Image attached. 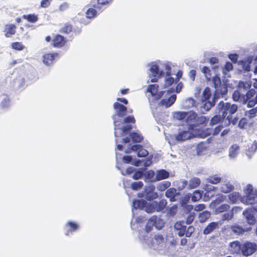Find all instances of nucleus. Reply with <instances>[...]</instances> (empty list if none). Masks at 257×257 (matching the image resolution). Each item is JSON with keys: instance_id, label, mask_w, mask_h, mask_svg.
<instances>
[{"instance_id": "nucleus-1", "label": "nucleus", "mask_w": 257, "mask_h": 257, "mask_svg": "<svg viewBox=\"0 0 257 257\" xmlns=\"http://www.w3.org/2000/svg\"><path fill=\"white\" fill-rule=\"evenodd\" d=\"M113 108L115 111V114L112 117L114 126V134L116 138L115 142L117 144L118 137L122 136L126 131L132 128L129 124L130 122L135 123V119L134 116H128L125 117L123 120H117L116 117H122L125 114L127 108L125 106L118 102H115L113 104Z\"/></svg>"}, {"instance_id": "nucleus-2", "label": "nucleus", "mask_w": 257, "mask_h": 257, "mask_svg": "<svg viewBox=\"0 0 257 257\" xmlns=\"http://www.w3.org/2000/svg\"><path fill=\"white\" fill-rule=\"evenodd\" d=\"M149 231L141 230L139 232V239L144 247H150L155 250H162L165 246V239L162 235L150 236Z\"/></svg>"}, {"instance_id": "nucleus-3", "label": "nucleus", "mask_w": 257, "mask_h": 257, "mask_svg": "<svg viewBox=\"0 0 257 257\" xmlns=\"http://www.w3.org/2000/svg\"><path fill=\"white\" fill-rule=\"evenodd\" d=\"M205 135L200 128H191L189 125H185L179 127L178 133L175 135L178 142H183L193 137L204 138Z\"/></svg>"}, {"instance_id": "nucleus-4", "label": "nucleus", "mask_w": 257, "mask_h": 257, "mask_svg": "<svg viewBox=\"0 0 257 257\" xmlns=\"http://www.w3.org/2000/svg\"><path fill=\"white\" fill-rule=\"evenodd\" d=\"M232 98L235 101H240L244 104L247 103L249 107H253L257 103V93L254 89H250L245 95L241 94V91H235L232 94Z\"/></svg>"}, {"instance_id": "nucleus-5", "label": "nucleus", "mask_w": 257, "mask_h": 257, "mask_svg": "<svg viewBox=\"0 0 257 257\" xmlns=\"http://www.w3.org/2000/svg\"><path fill=\"white\" fill-rule=\"evenodd\" d=\"M218 109L222 113L223 119L227 125L230 124L231 114L234 113L237 110L238 106L236 104H231L229 103H224L221 101L217 105Z\"/></svg>"}, {"instance_id": "nucleus-6", "label": "nucleus", "mask_w": 257, "mask_h": 257, "mask_svg": "<svg viewBox=\"0 0 257 257\" xmlns=\"http://www.w3.org/2000/svg\"><path fill=\"white\" fill-rule=\"evenodd\" d=\"M148 66L150 81L152 82H157L158 79L164 74V72L161 67L160 61L153 62Z\"/></svg>"}, {"instance_id": "nucleus-7", "label": "nucleus", "mask_w": 257, "mask_h": 257, "mask_svg": "<svg viewBox=\"0 0 257 257\" xmlns=\"http://www.w3.org/2000/svg\"><path fill=\"white\" fill-rule=\"evenodd\" d=\"M245 196L241 198V202L246 205H251L257 198V190L251 184H247L243 190Z\"/></svg>"}, {"instance_id": "nucleus-8", "label": "nucleus", "mask_w": 257, "mask_h": 257, "mask_svg": "<svg viewBox=\"0 0 257 257\" xmlns=\"http://www.w3.org/2000/svg\"><path fill=\"white\" fill-rule=\"evenodd\" d=\"M212 81L215 88L214 97H223L227 92V88L225 84H221L220 78L216 75L212 79Z\"/></svg>"}, {"instance_id": "nucleus-9", "label": "nucleus", "mask_w": 257, "mask_h": 257, "mask_svg": "<svg viewBox=\"0 0 257 257\" xmlns=\"http://www.w3.org/2000/svg\"><path fill=\"white\" fill-rule=\"evenodd\" d=\"M211 97V92L210 89L207 87L204 90L202 93V97L201 100L204 104V107L207 110H208L211 107L215 104V99H217L218 97L215 98L213 97L212 100H210V97Z\"/></svg>"}, {"instance_id": "nucleus-10", "label": "nucleus", "mask_w": 257, "mask_h": 257, "mask_svg": "<svg viewBox=\"0 0 257 257\" xmlns=\"http://www.w3.org/2000/svg\"><path fill=\"white\" fill-rule=\"evenodd\" d=\"M155 186L153 184H149L145 187L144 193L142 194H139L140 197H145L147 200H152L157 198L158 193L155 191Z\"/></svg>"}, {"instance_id": "nucleus-11", "label": "nucleus", "mask_w": 257, "mask_h": 257, "mask_svg": "<svg viewBox=\"0 0 257 257\" xmlns=\"http://www.w3.org/2000/svg\"><path fill=\"white\" fill-rule=\"evenodd\" d=\"M163 220L156 216L151 217L149 220L146 226L145 231H149L151 228L154 226L158 229H161L164 226Z\"/></svg>"}, {"instance_id": "nucleus-12", "label": "nucleus", "mask_w": 257, "mask_h": 257, "mask_svg": "<svg viewBox=\"0 0 257 257\" xmlns=\"http://www.w3.org/2000/svg\"><path fill=\"white\" fill-rule=\"evenodd\" d=\"M257 250V244L254 242L246 241L242 244L241 253L244 256H248Z\"/></svg>"}, {"instance_id": "nucleus-13", "label": "nucleus", "mask_w": 257, "mask_h": 257, "mask_svg": "<svg viewBox=\"0 0 257 257\" xmlns=\"http://www.w3.org/2000/svg\"><path fill=\"white\" fill-rule=\"evenodd\" d=\"M158 85L156 84L149 85L147 88V92L149 93L151 96L154 97L155 99H160L165 92L163 91L158 92Z\"/></svg>"}, {"instance_id": "nucleus-14", "label": "nucleus", "mask_w": 257, "mask_h": 257, "mask_svg": "<svg viewBox=\"0 0 257 257\" xmlns=\"http://www.w3.org/2000/svg\"><path fill=\"white\" fill-rule=\"evenodd\" d=\"M64 228L67 230L65 235H68L70 232L72 233L78 230L80 228V225L76 221L68 220L65 223Z\"/></svg>"}, {"instance_id": "nucleus-15", "label": "nucleus", "mask_w": 257, "mask_h": 257, "mask_svg": "<svg viewBox=\"0 0 257 257\" xmlns=\"http://www.w3.org/2000/svg\"><path fill=\"white\" fill-rule=\"evenodd\" d=\"M131 151L136 152L139 157H145L148 155V152L140 145H133L126 153H130Z\"/></svg>"}, {"instance_id": "nucleus-16", "label": "nucleus", "mask_w": 257, "mask_h": 257, "mask_svg": "<svg viewBox=\"0 0 257 257\" xmlns=\"http://www.w3.org/2000/svg\"><path fill=\"white\" fill-rule=\"evenodd\" d=\"M219 189L221 192L228 193L234 189V186L230 181L226 180L221 182Z\"/></svg>"}, {"instance_id": "nucleus-17", "label": "nucleus", "mask_w": 257, "mask_h": 257, "mask_svg": "<svg viewBox=\"0 0 257 257\" xmlns=\"http://www.w3.org/2000/svg\"><path fill=\"white\" fill-rule=\"evenodd\" d=\"M58 57L57 53H47L43 56V62L46 66L53 65L56 59Z\"/></svg>"}, {"instance_id": "nucleus-18", "label": "nucleus", "mask_w": 257, "mask_h": 257, "mask_svg": "<svg viewBox=\"0 0 257 257\" xmlns=\"http://www.w3.org/2000/svg\"><path fill=\"white\" fill-rule=\"evenodd\" d=\"M202 197V193L199 190H196L192 194L189 193L187 195L186 197L185 198L184 200H182L181 204L182 206H185L186 204V202L188 199L190 198H191V200L192 202H196L199 201Z\"/></svg>"}, {"instance_id": "nucleus-19", "label": "nucleus", "mask_w": 257, "mask_h": 257, "mask_svg": "<svg viewBox=\"0 0 257 257\" xmlns=\"http://www.w3.org/2000/svg\"><path fill=\"white\" fill-rule=\"evenodd\" d=\"M242 214L249 225H253L255 223L256 219L254 216V212L252 209L250 208L246 209L243 211Z\"/></svg>"}, {"instance_id": "nucleus-20", "label": "nucleus", "mask_w": 257, "mask_h": 257, "mask_svg": "<svg viewBox=\"0 0 257 257\" xmlns=\"http://www.w3.org/2000/svg\"><path fill=\"white\" fill-rule=\"evenodd\" d=\"M240 152L239 146L237 144H233L229 148L228 157L230 159L234 160L236 158Z\"/></svg>"}, {"instance_id": "nucleus-21", "label": "nucleus", "mask_w": 257, "mask_h": 257, "mask_svg": "<svg viewBox=\"0 0 257 257\" xmlns=\"http://www.w3.org/2000/svg\"><path fill=\"white\" fill-rule=\"evenodd\" d=\"M197 116V114L194 112L191 111L187 112L186 125H189L191 128H195Z\"/></svg>"}, {"instance_id": "nucleus-22", "label": "nucleus", "mask_w": 257, "mask_h": 257, "mask_svg": "<svg viewBox=\"0 0 257 257\" xmlns=\"http://www.w3.org/2000/svg\"><path fill=\"white\" fill-rule=\"evenodd\" d=\"M242 245L238 241H234L229 244V251L231 253L239 254L241 252Z\"/></svg>"}, {"instance_id": "nucleus-23", "label": "nucleus", "mask_w": 257, "mask_h": 257, "mask_svg": "<svg viewBox=\"0 0 257 257\" xmlns=\"http://www.w3.org/2000/svg\"><path fill=\"white\" fill-rule=\"evenodd\" d=\"M221 224V222H212L208 224V225L204 229L203 233L204 234H209L214 230L218 228L219 226Z\"/></svg>"}, {"instance_id": "nucleus-24", "label": "nucleus", "mask_w": 257, "mask_h": 257, "mask_svg": "<svg viewBox=\"0 0 257 257\" xmlns=\"http://www.w3.org/2000/svg\"><path fill=\"white\" fill-rule=\"evenodd\" d=\"M176 97V94H172L168 97L163 99L161 101V105L166 108L169 107L175 102Z\"/></svg>"}, {"instance_id": "nucleus-25", "label": "nucleus", "mask_w": 257, "mask_h": 257, "mask_svg": "<svg viewBox=\"0 0 257 257\" xmlns=\"http://www.w3.org/2000/svg\"><path fill=\"white\" fill-rule=\"evenodd\" d=\"M240 194L237 192H233L227 195L229 202L231 204L236 203L239 200L241 201Z\"/></svg>"}, {"instance_id": "nucleus-26", "label": "nucleus", "mask_w": 257, "mask_h": 257, "mask_svg": "<svg viewBox=\"0 0 257 257\" xmlns=\"http://www.w3.org/2000/svg\"><path fill=\"white\" fill-rule=\"evenodd\" d=\"M16 26L14 24H8L6 25L4 32L7 37H10L16 33Z\"/></svg>"}, {"instance_id": "nucleus-27", "label": "nucleus", "mask_w": 257, "mask_h": 257, "mask_svg": "<svg viewBox=\"0 0 257 257\" xmlns=\"http://www.w3.org/2000/svg\"><path fill=\"white\" fill-rule=\"evenodd\" d=\"M53 42L54 47L60 48L64 45L66 41L64 37L61 35H57L55 37Z\"/></svg>"}, {"instance_id": "nucleus-28", "label": "nucleus", "mask_w": 257, "mask_h": 257, "mask_svg": "<svg viewBox=\"0 0 257 257\" xmlns=\"http://www.w3.org/2000/svg\"><path fill=\"white\" fill-rule=\"evenodd\" d=\"M157 181L166 179L169 178V173L165 170L161 169L157 170L156 172Z\"/></svg>"}, {"instance_id": "nucleus-29", "label": "nucleus", "mask_w": 257, "mask_h": 257, "mask_svg": "<svg viewBox=\"0 0 257 257\" xmlns=\"http://www.w3.org/2000/svg\"><path fill=\"white\" fill-rule=\"evenodd\" d=\"M146 181L155 182L157 181L156 173L153 170L147 171L144 175Z\"/></svg>"}, {"instance_id": "nucleus-30", "label": "nucleus", "mask_w": 257, "mask_h": 257, "mask_svg": "<svg viewBox=\"0 0 257 257\" xmlns=\"http://www.w3.org/2000/svg\"><path fill=\"white\" fill-rule=\"evenodd\" d=\"M111 1L112 0H97V4L94 7L101 12L105 9V6L109 5Z\"/></svg>"}, {"instance_id": "nucleus-31", "label": "nucleus", "mask_w": 257, "mask_h": 257, "mask_svg": "<svg viewBox=\"0 0 257 257\" xmlns=\"http://www.w3.org/2000/svg\"><path fill=\"white\" fill-rule=\"evenodd\" d=\"M231 229L234 233L237 235H239L243 234L245 231L249 230L250 228H243L239 225H234L231 227Z\"/></svg>"}, {"instance_id": "nucleus-32", "label": "nucleus", "mask_w": 257, "mask_h": 257, "mask_svg": "<svg viewBox=\"0 0 257 257\" xmlns=\"http://www.w3.org/2000/svg\"><path fill=\"white\" fill-rule=\"evenodd\" d=\"M172 116L174 119L178 120H182L186 119L187 112L185 111H175L172 113Z\"/></svg>"}, {"instance_id": "nucleus-33", "label": "nucleus", "mask_w": 257, "mask_h": 257, "mask_svg": "<svg viewBox=\"0 0 257 257\" xmlns=\"http://www.w3.org/2000/svg\"><path fill=\"white\" fill-rule=\"evenodd\" d=\"M161 67L162 69L163 70L166 75L171 74V70L172 69V64L170 62H162L160 61Z\"/></svg>"}, {"instance_id": "nucleus-34", "label": "nucleus", "mask_w": 257, "mask_h": 257, "mask_svg": "<svg viewBox=\"0 0 257 257\" xmlns=\"http://www.w3.org/2000/svg\"><path fill=\"white\" fill-rule=\"evenodd\" d=\"M177 194V190L174 188H171L166 192V196L169 198L171 202L175 201V197Z\"/></svg>"}, {"instance_id": "nucleus-35", "label": "nucleus", "mask_w": 257, "mask_h": 257, "mask_svg": "<svg viewBox=\"0 0 257 257\" xmlns=\"http://www.w3.org/2000/svg\"><path fill=\"white\" fill-rule=\"evenodd\" d=\"M146 202L144 199L134 200L133 202V209L139 208L144 210Z\"/></svg>"}, {"instance_id": "nucleus-36", "label": "nucleus", "mask_w": 257, "mask_h": 257, "mask_svg": "<svg viewBox=\"0 0 257 257\" xmlns=\"http://www.w3.org/2000/svg\"><path fill=\"white\" fill-rule=\"evenodd\" d=\"M233 69V65L231 62H227L222 68V73L225 76L230 77L229 72Z\"/></svg>"}, {"instance_id": "nucleus-37", "label": "nucleus", "mask_w": 257, "mask_h": 257, "mask_svg": "<svg viewBox=\"0 0 257 257\" xmlns=\"http://www.w3.org/2000/svg\"><path fill=\"white\" fill-rule=\"evenodd\" d=\"M154 204L155 205L156 210L159 212L163 210L167 205V201L165 199L161 200L159 203L154 201Z\"/></svg>"}, {"instance_id": "nucleus-38", "label": "nucleus", "mask_w": 257, "mask_h": 257, "mask_svg": "<svg viewBox=\"0 0 257 257\" xmlns=\"http://www.w3.org/2000/svg\"><path fill=\"white\" fill-rule=\"evenodd\" d=\"M208 183L213 184H217L221 182V178L218 175H213L207 178Z\"/></svg>"}, {"instance_id": "nucleus-39", "label": "nucleus", "mask_w": 257, "mask_h": 257, "mask_svg": "<svg viewBox=\"0 0 257 257\" xmlns=\"http://www.w3.org/2000/svg\"><path fill=\"white\" fill-rule=\"evenodd\" d=\"M251 86V82L250 81H240L238 84V88L240 91L242 90H247L249 89Z\"/></svg>"}, {"instance_id": "nucleus-40", "label": "nucleus", "mask_w": 257, "mask_h": 257, "mask_svg": "<svg viewBox=\"0 0 257 257\" xmlns=\"http://www.w3.org/2000/svg\"><path fill=\"white\" fill-rule=\"evenodd\" d=\"M210 215L211 214L209 211H203L199 213L198 216V220L201 223H203L210 217Z\"/></svg>"}, {"instance_id": "nucleus-41", "label": "nucleus", "mask_w": 257, "mask_h": 257, "mask_svg": "<svg viewBox=\"0 0 257 257\" xmlns=\"http://www.w3.org/2000/svg\"><path fill=\"white\" fill-rule=\"evenodd\" d=\"M174 81V78L171 76V74L166 75L164 79V87L166 88L171 86Z\"/></svg>"}, {"instance_id": "nucleus-42", "label": "nucleus", "mask_w": 257, "mask_h": 257, "mask_svg": "<svg viewBox=\"0 0 257 257\" xmlns=\"http://www.w3.org/2000/svg\"><path fill=\"white\" fill-rule=\"evenodd\" d=\"M200 180L197 177L191 178L189 180L188 187L190 189H193L198 187L200 184Z\"/></svg>"}, {"instance_id": "nucleus-43", "label": "nucleus", "mask_w": 257, "mask_h": 257, "mask_svg": "<svg viewBox=\"0 0 257 257\" xmlns=\"http://www.w3.org/2000/svg\"><path fill=\"white\" fill-rule=\"evenodd\" d=\"M97 11H98V13H100L99 11L97 9H94L92 8H90L87 10V11L86 12V18L87 19H92L95 17L97 14Z\"/></svg>"}, {"instance_id": "nucleus-44", "label": "nucleus", "mask_w": 257, "mask_h": 257, "mask_svg": "<svg viewBox=\"0 0 257 257\" xmlns=\"http://www.w3.org/2000/svg\"><path fill=\"white\" fill-rule=\"evenodd\" d=\"M133 164L136 166H142V164L144 167H147L150 166L152 164V161L150 159H148L145 161H141L140 160L135 161L133 162Z\"/></svg>"}, {"instance_id": "nucleus-45", "label": "nucleus", "mask_w": 257, "mask_h": 257, "mask_svg": "<svg viewBox=\"0 0 257 257\" xmlns=\"http://www.w3.org/2000/svg\"><path fill=\"white\" fill-rule=\"evenodd\" d=\"M170 185V182L168 181H163L157 185V188L160 191H163L169 188Z\"/></svg>"}, {"instance_id": "nucleus-46", "label": "nucleus", "mask_w": 257, "mask_h": 257, "mask_svg": "<svg viewBox=\"0 0 257 257\" xmlns=\"http://www.w3.org/2000/svg\"><path fill=\"white\" fill-rule=\"evenodd\" d=\"M0 106L3 109H7L10 106V100L7 96H4Z\"/></svg>"}, {"instance_id": "nucleus-47", "label": "nucleus", "mask_w": 257, "mask_h": 257, "mask_svg": "<svg viewBox=\"0 0 257 257\" xmlns=\"http://www.w3.org/2000/svg\"><path fill=\"white\" fill-rule=\"evenodd\" d=\"M130 136L132 139V141L134 142L137 143L141 142L143 139V137L141 135V134H140L138 132L132 133V134H131Z\"/></svg>"}, {"instance_id": "nucleus-48", "label": "nucleus", "mask_w": 257, "mask_h": 257, "mask_svg": "<svg viewBox=\"0 0 257 257\" xmlns=\"http://www.w3.org/2000/svg\"><path fill=\"white\" fill-rule=\"evenodd\" d=\"M155 205L154 204V202L152 203L146 202L144 210L148 213H152L156 211Z\"/></svg>"}, {"instance_id": "nucleus-49", "label": "nucleus", "mask_w": 257, "mask_h": 257, "mask_svg": "<svg viewBox=\"0 0 257 257\" xmlns=\"http://www.w3.org/2000/svg\"><path fill=\"white\" fill-rule=\"evenodd\" d=\"M251 61L249 60H243L239 61L238 64L242 66V69L246 71H249L250 70V64Z\"/></svg>"}, {"instance_id": "nucleus-50", "label": "nucleus", "mask_w": 257, "mask_h": 257, "mask_svg": "<svg viewBox=\"0 0 257 257\" xmlns=\"http://www.w3.org/2000/svg\"><path fill=\"white\" fill-rule=\"evenodd\" d=\"M257 113V107L252 108L248 111H245V117L248 119H251L253 118Z\"/></svg>"}, {"instance_id": "nucleus-51", "label": "nucleus", "mask_w": 257, "mask_h": 257, "mask_svg": "<svg viewBox=\"0 0 257 257\" xmlns=\"http://www.w3.org/2000/svg\"><path fill=\"white\" fill-rule=\"evenodd\" d=\"M206 150V145L205 143H201L199 144L196 148L197 153L198 155H202L204 152Z\"/></svg>"}, {"instance_id": "nucleus-52", "label": "nucleus", "mask_w": 257, "mask_h": 257, "mask_svg": "<svg viewBox=\"0 0 257 257\" xmlns=\"http://www.w3.org/2000/svg\"><path fill=\"white\" fill-rule=\"evenodd\" d=\"M230 206L227 204H222L216 208L215 212L216 213H220L227 211Z\"/></svg>"}, {"instance_id": "nucleus-53", "label": "nucleus", "mask_w": 257, "mask_h": 257, "mask_svg": "<svg viewBox=\"0 0 257 257\" xmlns=\"http://www.w3.org/2000/svg\"><path fill=\"white\" fill-rule=\"evenodd\" d=\"M257 150V142H254L248 148L246 152V155L248 156H251Z\"/></svg>"}, {"instance_id": "nucleus-54", "label": "nucleus", "mask_w": 257, "mask_h": 257, "mask_svg": "<svg viewBox=\"0 0 257 257\" xmlns=\"http://www.w3.org/2000/svg\"><path fill=\"white\" fill-rule=\"evenodd\" d=\"M201 71H202V72L204 74L206 78L208 80H211V74L210 73L211 71L208 67L204 66L202 68Z\"/></svg>"}, {"instance_id": "nucleus-55", "label": "nucleus", "mask_w": 257, "mask_h": 257, "mask_svg": "<svg viewBox=\"0 0 257 257\" xmlns=\"http://www.w3.org/2000/svg\"><path fill=\"white\" fill-rule=\"evenodd\" d=\"M23 18L31 23H35L38 20L37 16L35 15H24Z\"/></svg>"}, {"instance_id": "nucleus-56", "label": "nucleus", "mask_w": 257, "mask_h": 257, "mask_svg": "<svg viewBox=\"0 0 257 257\" xmlns=\"http://www.w3.org/2000/svg\"><path fill=\"white\" fill-rule=\"evenodd\" d=\"M143 217H137L135 222H132L131 223V227L133 229H136L138 228V225L140 224V223H142L143 221Z\"/></svg>"}, {"instance_id": "nucleus-57", "label": "nucleus", "mask_w": 257, "mask_h": 257, "mask_svg": "<svg viewBox=\"0 0 257 257\" xmlns=\"http://www.w3.org/2000/svg\"><path fill=\"white\" fill-rule=\"evenodd\" d=\"M223 119V116L221 117L220 115H215L210 120V124L211 125L216 124L219 122L222 119Z\"/></svg>"}, {"instance_id": "nucleus-58", "label": "nucleus", "mask_w": 257, "mask_h": 257, "mask_svg": "<svg viewBox=\"0 0 257 257\" xmlns=\"http://www.w3.org/2000/svg\"><path fill=\"white\" fill-rule=\"evenodd\" d=\"M206 120V118L204 116H197L196 121H195V126L203 124Z\"/></svg>"}, {"instance_id": "nucleus-59", "label": "nucleus", "mask_w": 257, "mask_h": 257, "mask_svg": "<svg viewBox=\"0 0 257 257\" xmlns=\"http://www.w3.org/2000/svg\"><path fill=\"white\" fill-rule=\"evenodd\" d=\"M143 186V183L142 181L135 182L131 185V187L133 190H138L142 188Z\"/></svg>"}, {"instance_id": "nucleus-60", "label": "nucleus", "mask_w": 257, "mask_h": 257, "mask_svg": "<svg viewBox=\"0 0 257 257\" xmlns=\"http://www.w3.org/2000/svg\"><path fill=\"white\" fill-rule=\"evenodd\" d=\"M12 47L14 49L19 51L23 50L24 48V46L22 45V44L20 42L13 43L12 44Z\"/></svg>"}, {"instance_id": "nucleus-61", "label": "nucleus", "mask_w": 257, "mask_h": 257, "mask_svg": "<svg viewBox=\"0 0 257 257\" xmlns=\"http://www.w3.org/2000/svg\"><path fill=\"white\" fill-rule=\"evenodd\" d=\"M233 213H231V212L225 213L223 214L222 217V221H229L233 218Z\"/></svg>"}, {"instance_id": "nucleus-62", "label": "nucleus", "mask_w": 257, "mask_h": 257, "mask_svg": "<svg viewBox=\"0 0 257 257\" xmlns=\"http://www.w3.org/2000/svg\"><path fill=\"white\" fill-rule=\"evenodd\" d=\"M227 196L224 195H220L214 200V202L216 204H220L226 200Z\"/></svg>"}, {"instance_id": "nucleus-63", "label": "nucleus", "mask_w": 257, "mask_h": 257, "mask_svg": "<svg viewBox=\"0 0 257 257\" xmlns=\"http://www.w3.org/2000/svg\"><path fill=\"white\" fill-rule=\"evenodd\" d=\"M185 107L190 108L194 105L195 101L192 98H188L185 101Z\"/></svg>"}, {"instance_id": "nucleus-64", "label": "nucleus", "mask_w": 257, "mask_h": 257, "mask_svg": "<svg viewBox=\"0 0 257 257\" xmlns=\"http://www.w3.org/2000/svg\"><path fill=\"white\" fill-rule=\"evenodd\" d=\"M143 176V173L142 171H138L135 173L133 176L134 179L138 180L141 179Z\"/></svg>"}]
</instances>
